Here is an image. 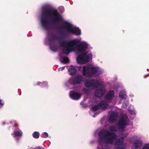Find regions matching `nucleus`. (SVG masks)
I'll return each mask as SVG.
<instances>
[{
	"mask_svg": "<svg viewBox=\"0 0 149 149\" xmlns=\"http://www.w3.org/2000/svg\"><path fill=\"white\" fill-rule=\"evenodd\" d=\"M4 104V102L2 100H0V108L2 107Z\"/></svg>",
	"mask_w": 149,
	"mask_h": 149,
	"instance_id": "28",
	"label": "nucleus"
},
{
	"mask_svg": "<svg viewBox=\"0 0 149 149\" xmlns=\"http://www.w3.org/2000/svg\"><path fill=\"white\" fill-rule=\"evenodd\" d=\"M6 123L5 122H3L2 123V124L3 125H4Z\"/></svg>",
	"mask_w": 149,
	"mask_h": 149,
	"instance_id": "36",
	"label": "nucleus"
},
{
	"mask_svg": "<svg viewBox=\"0 0 149 149\" xmlns=\"http://www.w3.org/2000/svg\"><path fill=\"white\" fill-rule=\"evenodd\" d=\"M119 96L122 99H125L126 98L125 95L122 92H120L119 93Z\"/></svg>",
	"mask_w": 149,
	"mask_h": 149,
	"instance_id": "24",
	"label": "nucleus"
},
{
	"mask_svg": "<svg viewBox=\"0 0 149 149\" xmlns=\"http://www.w3.org/2000/svg\"><path fill=\"white\" fill-rule=\"evenodd\" d=\"M81 40V38H80L79 39L75 38V45L79 43Z\"/></svg>",
	"mask_w": 149,
	"mask_h": 149,
	"instance_id": "29",
	"label": "nucleus"
},
{
	"mask_svg": "<svg viewBox=\"0 0 149 149\" xmlns=\"http://www.w3.org/2000/svg\"><path fill=\"white\" fill-rule=\"evenodd\" d=\"M41 136L42 138H46L48 137V134L47 132H45L42 133Z\"/></svg>",
	"mask_w": 149,
	"mask_h": 149,
	"instance_id": "26",
	"label": "nucleus"
},
{
	"mask_svg": "<svg viewBox=\"0 0 149 149\" xmlns=\"http://www.w3.org/2000/svg\"><path fill=\"white\" fill-rule=\"evenodd\" d=\"M82 73L83 75L89 77L97 76L100 74L98 67L86 66L83 67Z\"/></svg>",
	"mask_w": 149,
	"mask_h": 149,
	"instance_id": "3",
	"label": "nucleus"
},
{
	"mask_svg": "<svg viewBox=\"0 0 149 149\" xmlns=\"http://www.w3.org/2000/svg\"><path fill=\"white\" fill-rule=\"evenodd\" d=\"M62 15L56 10L49 8L47 5L42 8L40 26L47 32L45 43L49 45L52 50L57 51L59 45L63 48V52L59 54L61 62L64 64L69 62V60L63 54H68L74 50V40L65 41L64 37L68 35L74 33V28L68 22H63Z\"/></svg>",
	"mask_w": 149,
	"mask_h": 149,
	"instance_id": "1",
	"label": "nucleus"
},
{
	"mask_svg": "<svg viewBox=\"0 0 149 149\" xmlns=\"http://www.w3.org/2000/svg\"><path fill=\"white\" fill-rule=\"evenodd\" d=\"M123 108H125L127 107V105L126 103L123 102Z\"/></svg>",
	"mask_w": 149,
	"mask_h": 149,
	"instance_id": "34",
	"label": "nucleus"
},
{
	"mask_svg": "<svg viewBox=\"0 0 149 149\" xmlns=\"http://www.w3.org/2000/svg\"><path fill=\"white\" fill-rule=\"evenodd\" d=\"M129 112L131 114L134 115L135 114V111L134 110H129Z\"/></svg>",
	"mask_w": 149,
	"mask_h": 149,
	"instance_id": "30",
	"label": "nucleus"
},
{
	"mask_svg": "<svg viewBox=\"0 0 149 149\" xmlns=\"http://www.w3.org/2000/svg\"><path fill=\"white\" fill-rule=\"evenodd\" d=\"M123 143V141L120 138L117 139L116 142L114 143V145L116 148L120 147L122 146H121Z\"/></svg>",
	"mask_w": 149,
	"mask_h": 149,
	"instance_id": "15",
	"label": "nucleus"
},
{
	"mask_svg": "<svg viewBox=\"0 0 149 149\" xmlns=\"http://www.w3.org/2000/svg\"><path fill=\"white\" fill-rule=\"evenodd\" d=\"M66 87L69 89H73L74 88V76H72L65 84Z\"/></svg>",
	"mask_w": 149,
	"mask_h": 149,
	"instance_id": "8",
	"label": "nucleus"
},
{
	"mask_svg": "<svg viewBox=\"0 0 149 149\" xmlns=\"http://www.w3.org/2000/svg\"><path fill=\"white\" fill-rule=\"evenodd\" d=\"M84 86L87 88L93 87L96 88L100 86L101 84L97 80L93 79L85 81Z\"/></svg>",
	"mask_w": 149,
	"mask_h": 149,
	"instance_id": "6",
	"label": "nucleus"
},
{
	"mask_svg": "<svg viewBox=\"0 0 149 149\" xmlns=\"http://www.w3.org/2000/svg\"><path fill=\"white\" fill-rule=\"evenodd\" d=\"M81 34V32L80 29L79 27L75 26V36L79 37Z\"/></svg>",
	"mask_w": 149,
	"mask_h": 149,
	"instance_id": "18",
	"label": "nucleus"
},
{
	"mask_svg": "<svg viewBox=\"0 0 149 149\" xmlns=\"http://www.w3.org/2000/svg\"><path fill=\"white\" fill-rule=\"evenodd\" d=\"M69 96L71 99L74 100V91H72L70 92Z\"/></svg>",
	"mask_w": 149,
	"mask_h": 149,
	"instance_id": "21",
	"label": "nucleus"
},
{
	"mask_svg": "<svg viewBox=\"0 0 149 149\" xmlns=\"http://www.w3.org/2000/svg\"><path fill=\"white\" fill-rule=\"evenodd\" d=\"M77 70L75 68V73H76V72H77Z\"/></svg>",
	"mask_w": 149,
	"mask_h": 149,
	"instance_id": "37",
	"label": "nucleus"
},
{
	"mask_svg": "<svg viewBox=\"0 0 149 149\" xmlns=\"http://www.w3.org/2000/svg\"><path fill=\"white\" fill-rule=\"evenodd\" d=\"M68 73L72 76H74V66L71 65L68 66Z\"/></svg>",
	"mask_w": 149,
	"mask_h": 149,
	"instance_id": "14",
	"label": "nucleus"
},
{
	"mask_svg": "<svg viewBox=\"0 0 149 149\" xmlns=\"http://www.w3.org/2000/svg\"><path fill=\"white\" fill-rule=\"evenodd\" d=\"M110 131L113 132H116L117 131V130L116 127L114 126H110L109 128Z\"/></svg>",
	"mask_w": 149,
	"mask_h": 149,
	"instance_id": "23",
	"label": "nucleus"
},
{
	"mask_svg": "<svg viewBox=\"0 0 149 149\" xmlns=\"http://www.w3.org/2000/svg\"><path fill=\"white\" fill-rule=\"evenodd\" d=\"M81 97V95L75 92V100H78Z\"/></svg>",
	"mask_w": 149,
	"mask_h": 149,
	"instance_id": "27",
	"label": "nucleus"
},
{
	"mask_svg": "<svg viewBox=\"0 0 149 149\" xmlns=\"http://www.w3.org/2000/svg\"><path fill=\"white\" fill-rule=\"evenodd\" d=\"M98 134L99 138L98 141L99 143V146L97 148L98 149H102L99 148V145H100L104 149L109 148L117 137L116 133L106 130H100Z\"/></svg>",
	"mask_w": 149,
	"mask_h": 149,
	"instance_id": "2",
	"label": "nucleus"
},
{
	"mask_svg": "<svg viewBox=\"0 0 149 149\" xmlns=\"http://www.w3.org/2000/svg\"><path fill=\"white\" fill-rule=\"evenodd\" d=\"M106 89L104 87H101L97 88L96 91L95 95L97 97H102L105 92Z\"/></svg>",
	"mask_w": 149,
	"mask_h": 149,
	"instance_id": "10",
	"label": "nucleus"
},
{
	"mask_svg": "<svg viewBox=\"0 0 149 149\" xmlns=\"http://www.w3.org/2000/svg\"><path fill=\"white\" fill-rule=\"evenodd\" d=\"M88 44L84 42H80L75 47L77 51L80 53L85 52L88 48Z\"/></svg>",
	"mask_w": 149,
	"mask_h": 149,
	"instance_id": "7",
	"label": "nucleus"
},
{
	"mask_svg": "<svg viewBox=\"0 0 149 149\" xmlns=\"http://www.w3.org/2000/svg\"><path fill=\"white\" fill-rule=\"evenodd\" d=\"M129 120L125 115H123L121 116L119 120L118 125L120 129H124L125 127V126L128 125L129 124L128 123L129 122Z\"/></svg>",
	"mask_w": 149,
	"mask_h": 149,
	"instance_id": "5",
	"label": "nucleus"
},
{
	"mask_svg": "<svg viewBox=\"0 0 149 149\" xmlns=\"http://www.w3.org/2000/svg\"><path fill=\"white\" fill-rule=\"evenodd\" d=\"M87 54L86 52H84L79 55L77 59V62L78 63L82 64L89 62L92 58V55L89 54L86 55Z\"/></svg>",
	"mask_w": 149,
	"mask_h": 149,
	"instance_id": "4",
	"label": "nucleus"
},
{
	"mask_svg": "<svg viewBox=\"0 0 149 149\" xmlns=\"http://www.w3.org/2000/svg\"><path fill=\"white\" fill-rule=\"evenodd\" d=\"M100 107V109H106L108 107V104L104 101L102 100L100 103L99 104Z\"/></svg>",
	"mask_w": 149,
	"mask_h": 149,
	"instance_id": "16",
	"label": "nucleus"
},
{
	"mask_svg": "<svg viewBox=\"0 0 149 149\" xmlns=\"http://www.w3.org/2000/svg\"><path fill=\"white\" fill-rule=\"evenodd\" d=\"M65 67H67L68 68V66H63V67H62L61 68H58V70L59 71L61 70V71H62L63 70L65 69Z\"/></svg>",
	"mask_w": 149,
	"mask_h": 149,
	"instance_id": "31",
	"label": "nucleus"
},
{
	"mask_svg": "<svg viewBox=\"0 0 149 149\" xmlns=\"http://www.w3.org/2000/svg\"><path fill=\"white\" fill-rule=\"evenodd\" d=\"M142 149H149V145H147L144 146Z\"/></svg>",
	"mask_w": 149,
	"mask_h": 149,
	"instance_id": "32",
	"label": "nucleus"
},
{
	"mask_svg": "<svg viewBox=\"0 0 149 149\" xmlns=\"http://www.w3.org/2000/svg\"><path fill=\"white\" fill-rule=\"evenodd\" d=\"M35 85H40L42 87H45L47 86V82L46 81H43L40 82L38 81L37 82V84Z\"/></svg>",
	"mask_w": 149,
	"mask_h": 149,
	"instance_id": "19",
	"label": "nucleus"
},
{
	"mask_svg": "<svg viewBox=\"0 0 149 149\" xmlns=\"http://www.w3.org/2000/svg\"><path fill=\"white\" fill-rule=\"evenodd\" d=\"M118 114L117 112L112 113L110 116L109 120V122L111 123H113L115 122L118 117Z\"/></svg>",
	"mask_w": 149,
	"mask_h": 149,
	"instance_id": "12",
	"label": "nucleus"
},
{
	"mask_svg": "<svg viewBox=\"0 0 149 149\" xmlns=\"http://www.w3.org/2000/svg\"><path fill=\"white\" fill-rule=\"evenodd\" d=\"M22 134L23 132L20 129L14 130L13 133L11 134L13 137L15 138L17 140L22 136Z\"/></svg>",
	"mask_w": 149,
	"mask_h": 149,
	"instance_id": "11",
	"label": "nucleus"
},
{
	"mask_svg": "<svg viewBox=\"0 0 149 149\" xmlns=\"http://www.w3.org/2000/svg\"><path fill=\"white\" fill-rule=\"evenodd\" d=\"M116 148V149H125V147L123 146H121Z\"/></svg>",
	"mask_w": 149,
	"mask_h": 149,
	"instance_id": "35",
	"label": "nucleus"
},
{
	"mask_svg": "<svg viewBox=\"0 0 149 149\" xmlns=\"http://www.w3.org/2000/svg\"><path fill=\"white\" fill-rule=\"evenodd\" d=\"M114 91L113 90H111L105 96V100L108 103H111L112 100L114 97Z\"/></svg>",
	"mask_w": 149,
	"mask_h": 149,
	"instance_id": "9",
	"label": "nucleus"
},
{
	"mask_svg": "<svg viewBox=\"0 0 149 149\" xmlns=\"http://www.w3.org/2000/svg\"><path fill=\"white\" fill-rule=\"evenodd\" d=\"M83 81V78L81 76L75 77V84H78L81 83Z\"/></svg>",
	"mask_w": 149,
	"mask_h": 149,
	"instance_id": "17",
	"label": "nucleus"
},
{
	"mask_svg": "<svg viewBox=\"0 0 149 149\" xmlns=\"http://www.w3.org/2000/svg\"><path fill=\"white\" fill-rule=\"evenodd\" d=\"M142 144L143 142L137 139L135 141L132 149H140Z\"/></svg>",
	"mask_w": 149,
	"mask_h": 149,
	"instance_id": "13",
	"label": "nucleus"
},
{
	"mask_svg": "<svg viewBox=\"0 0 149 149\" xmlns=\"http://www.w3.org/2000/svg\"><path fill=\"white\" fill-rule=\"evenodd\" d=\"M100 109L99 104L97 105H94L91 107V109L93 111H95L98 110Z\"/></svg>",
	"mask_w": 149,
	"mask_h": 149,
	"instance_id": "20",
	"label": "nucleus"
},
{
	"mask_svg": "<svg viewBox=\"0 0 149 149\" xmlns=\"http://www.w3.org/2000/svg\"><path fill=\"white\" fill-rule=\"evenodd\" d=\"M17 126V125L16 124H15V127H16Z\"/></svg>",
	"mask_w": 149,
	"mask_h": 149,
	"instance_id": "38",
	"label": "nucleus"
},
{
	"mask_svg": "<svg viewBox=\"0 0 149 149\" xmlns=\"http://www.w3.org/2000/svg\"><path fill=\"white\" fill-rule=\"evenodd\" d=\"M128 134L127 133L122 134L120 135V138L122 139L123 140V139L125 138L127 136Z\"/></svg>",
	"mask_w": 149,
	"mask_h": 149,
	"instance_id": "25",
	"label": "nucleus"
},
{
	"mask_svg": "<svg viewBox=\"0 0 149 149\" xmlns=\"http://www.w3.org/2000/svg\"><path fill=\"white\" fill-rule=\"evenodd\" d=\"M13 122H14V123H15L16 121H13Z\"/></svg>",
	"mask_w": 149,
	"mask_h": 149,
	"instance_id": "39",
	"label": "nucleus"
},
{
	"mask_svg": "<svg viewBox=\"0 0 149 149\" xmlns=\"http://www.w3.org/2000/svg\"><path fill=\"white\" fill-rule=\"evenodd\" d=\"M31 149H42V148H41L40 147H36L34 148H33Z\"/></svg>",
	"mask_w": 149,
	"mask_h": 149,
	"instance_id": "33",
	"label": "nucleus"
},
{
	"mask_svg": "<svg viewBox=\"0 0 149 149\" xmlns=\"http://www.w3.org/2000/svg\"><path fill=\"white\" fill-rule=\"evenodd\" d=\"M32 135L34 138L37 139L39 138L40 134L38 132H35L33 133Z\"/></svg>",
	"mask_w": 149,
	"mask_h": 149,
	"instance_id": "22",
	"label": "nucleus"
}]
</instances>
